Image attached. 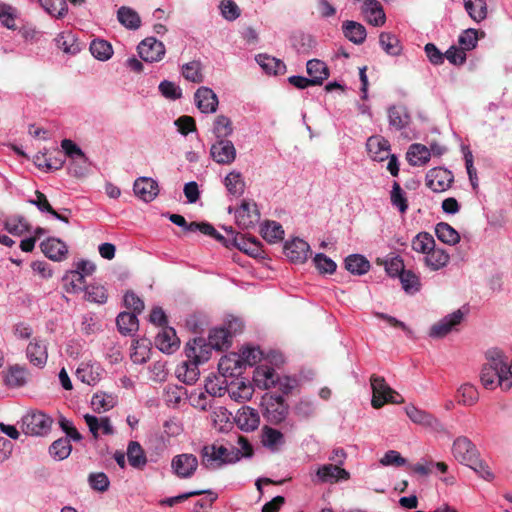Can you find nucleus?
Returning <instances> with one entry per match:
<instances>
[{
    "mask_svg": "<svg viewBox=\"0 0 512 512\" xmlns=\"http://www.w3.org/2000/svg\"><path fill=\"white\" fill-rule=\"evenodd\" d=\"M486 358L488 363L483 366L480 374L482 385L489 390L497 386L504 391L509 390L512 387V379L503 353L499 350H489Z\"/></svg>",
    "mask_w": 512,
    "mask_h": 512,
    "instance_id": "obj_1",
    "label": "nucleus"
},
{
    "mask_svg": "<svg viewBox=\"0 0 512 512\" xmlns=\"http://www.w3.org/2000/svg\"><path fill=\"white\" fill-rule=\"evenodd\" d=\"M201 464L208 470H217L225 464H231L239 461L241 455L239 451H230L223 445H205L200 450Z\"/></svg>",
    "mask_w": 512,
    "mask_h": 512,
    "instance_id": "obj_2",
    "label": "nucleus"
},
{
    "mask_svg": "<svg viewBox=\"0 0 512 512\" xmlns=\"http://www.w3.org/2000/svg\"><path fill=\"white\" fill-rule=\"evenodd\" d=\"M372 388L371 404L374 408L379 409L386 403L399 404L404 399L393 390L381 376L372 375L370 378Z\"/></svg>",
    "mask_w": 512,
    "mask_h": 512,
    "instance_id": "obj_3",
    "label": "nucleus"
},
{
    "mask_svg": "<svg viewBox=\"0 0 512 512\" xmlns=\"http://www.w3.org/2000/svg\"><path fill=\"white\" fill-rule=\"evenodd\" d=\"M53 420L41 411H31L22 418V430L32 436H44L51 429Z\"/></svg>",
    "mask_w": 512,
    "mask_h": 512,
    "instance_id": "obj_4",
    "label": "nucleus"
},
{
    "mask_svg": "<svg viewBox=\"0 0 512 512\" xmlns=\"http://www.w3.org/2000/svg\"><path fill=\"white\" fill-rule=\"evenodd\" d=\"M451 453L455 460L466 466L473 465L479 456L476 446L466 436H459L453 441Z\"/></svg>",
    "mask_w": 512,
    "mask_h": 512,
    "instance_id": "obj_5",
    "label": "nucleus"
},
{
    "mask_svg": "<svg viewBox=\"0 0 512 512\" xmlns=\"http://www.w3.org/2000/svg\"><path fill=\"white\" fill-rule=\"evenodd\" d=\"M199 465L198 458L190 453L178 454L172 458L171 469L181 479L191 478Z\"/></svg>",
    "mask_w": 512,
    "mask_h": 512,
    "instance_id": "obj_6",
    "label": "nucleus"
},
{
    "mask_svg": "<svg viewBox=\"0 0 512 512\" xmlns=\"http://www.w3.org/2000/svg\"><path fill=\"white\" fill-rule=\"evenodd\" d=\"M26 358L33 366L44 368L48 361V342L40 337H34L26 347Z\"/></svg>",
    "mask_w": 512,
    "mask_h": 512,
    "instance_id": "obj_7",
    "label": "nucleus"
},
{
    "mask_svg": "<svg viewBox=\"0 0 512 512\" xmlns=\"http://www.w3.org/2000/svg\"><path fill=\"white\" fill-rule=\"evenodd\" d=\"M137 49L141 59L150 63L161 61L166 52L164 44L154 37L142 40Z\"/></svg>",
    "mask_w": 512,
    "mask_h": 512,
    "instance_id": "obj_8",
    "label": "nucleus"
},
{
    "mask_svg": "<svg viewBox=\"0 0 512 512\" xmlns=\"http://www.w3.org/2000/svg\"><path fill=\"white\" fill-rule=\"evenodd\" d=\"M236 148L234 144L227 139H217L211 145L210 156L218 164L229 165L236 159Z\"/></svg>",
    "mask_w": 512,
    "mask_h": 512,
    "instance_id": "obj_9",
    "label": "nucleus"
},
{
    "mask_svg": "<svg viewBox=\"0 0 512 512\" xmlns=\"http://www.w3.org/2000/svg\"><path fill=\"white\" fill-rule=\"evenodd\" d=\"M463 318L464 313L460 309L454 311L432 325L429 331V336L432 338L445 337L461 323Z\"/></svg>",
    "mask_w": 512,
    "mask_h": 512,
    "instance_id": "obj_10",
    "label": "nucleus"
},
{
    "mask_svg": "<svg viewBox=\"0 0 512 512\" xmlns=\"http://www.w3.org/2000/svg\"><path fill=\"white\" fill-rule=\"evenodd\" d=\"M213 349L209 341L199 337L186 344L185 354L187 359H192L194 363L201 364L209 360Z\"/></svg>",
    "mask_w": 512,
    "mask_h": 512,
    "instance_id": "obj_11",
    "label": "nucleus"
},
{
    "mask_svg": "<svg viewBox=\"0 0 512 512\" xmlns=\"http://www.w3.org/2000/svg\"><path fill=\"white\" fill-rule=\"evenodd\" d=\"M260 442L262 446L272 453L280 452L286 445L285 435L278 429L268 425L261 428Z\"/></svg>",
    "mask_w": 512,
    "mask_h": 512,
    "instance_id": "obj_12",
    "label": "nucleus"
},
{
    "mask_svg": "<svg viewBox=\"0 0 512 512\" xmlns=\"http://www.w3.org/2000/svg\"><path fill=\"white\" fill-rule=\"evenodd\" d=\"M452 182V173L444 168H433L426 174V185L434 192L447 190Z\"/></svg>",
    "mask_w": 512,
    "mask_h": 512,
    "instance_id": "obj_13",
    "label": "nucleus"
},
{
    "mask_svg": "<svg viewBox=\"0 0 512 512\" xmlns=\"http://www.w3.org/2000/svg\"><path fill=\"white\" fill-rule=\"evenodd\" d=\"M264 405V415L272 423L278 424L282 422L288 414V407L282 396H271L265 400Z\"/></svg>",
    "mask_w": 512,
    "mask_h": 512,
    "instance_id": "obj_14",
    "label": "nucleus"
},
{
    "mask_svg": "<svg viewBox=\"0 0 512 512\" xmlns=\"http://www.w3.org/2000/svg\"><path fill=\"white\" fill-rule=\"evenodd\" d=\"M309 253V244L300 238H294L284 245V254L293 263H304Z\"/></svg>",
    "mask_w": 512,
    "mask_h": 512,
    "instance_id": "obj_15",
    "label": "nucleus"
},
{
    "mask_svg": "<svg viewBox=\"0 0 512 512\" xmlns=\"http://www.w3.org/2000/svg\"><path fill=\"white\" fill-rule=\"evenodd\" d=\"M317 481L321 483H336L341 480H348L350 473L339 465L324 464L316 471Z\"/></svg>",
    "mask_w": 512,
    "mask_h": 512,
    "instance_id": "obj_16",
    "label": "nucleus"
},
{
    "mask_svg": "<svg viewBox=\"0 0 512 512\" xmlns=\"http://www.w3.org/2000/svg\"><path fill=\"white\" fill-rule=\"evenodd\" d=\"M234 420L238 428L245 432H252L256 430L260 424L258 412L249 406L240 408L237 411Z\"/></svg>",
    "mask_w": 512,
    "mask_h": 512,
    "instance_id": "obj_17",
    "label": "nucleus"
},
{
    "mask_svg": "<svg viewBox=\"0 0 512 512\" xmlns=\"http://www.w3.org/2000/svg\"><path fill=\"white\" fill-rule=\"evenodd\" d=\"M367 152L374 161L382 162L390 156V144L384 137L375 135L366 142Z\"/></svg>",
    "mask_w": 512,
    "mask_h": 512,
    "instance_id": "obj_18",
    "label": "nucleus"
},
{
    "mask_svg": "<svg viewBox=\"0 0 512 512\" xmlns=\"http://www.w3.org/2000/svg\"><path fill=\"white\" fill-rule=\"evenodd\" d=\"M197 108L202 113H214L218 107V97L212 89L202 86L198 88L194 95Z\"/></svg>",
    "mask_w": 512,
    "mask_h": 512,
    "instance_id": "obj_19",
    "label": "nucleus"
},
{
    "mask_svg": "<svg viewBox=\"0 0 512 512\" xmlns=\"http://www.w3.org/2000/svg\"><path fill=\"white\" fill-rule=\"evenodd\" d=\"M41 251L51 260L62 261L68 253L67 245L59 238L50 237L40 244Z\"/></svg>",
    "mask_w": 512,
    "mask_h": 512,
    "instance_id": "obj_20",
    "label": "nucleus"
},
{
    "mask_svg": "<svg viewBox=\"0 0 512 512\" xmlns=\"http://www.w3.org/2000/svg\"><path fill=\"white\" fill-rule=\"evenodd\" d=\"M133 190L135 195L145 202L152 201L159 193L158 183L149 177L136 179Z\"/></svg>",
    "mask_w": 512,
    "mask_h": 512,
    "instance_id": "obj_21",
    "label": "nucleus"
},
{
    "mask_svg": "<svg viewBox=\"0 0 512 512\" xmlns=\"http://www.w3.org/2000/svg\"><path fill=\"white\" fill-rule=\"evenodd\" d=\"M235 217L237 224L241 228H249L259 219V213L255 203L243 201L241 206L236 210Z\"/></svg>",
    "mask_w": 512,
    "mask_h": 512,
    "instance_id": "obj_22",
    "label": "nucleus"
},
{
    "mask_svg": "<svg viewBox=\"0 0 512 512\" xmlns=\"http://www.w3.org/2000/svg\"><path fill=\"white\" fill-rule=\"evenodd\" d=\"M362 13L371 25L379 27L384 25L386 16L382 5L377 0H364Z\"/></svg>",
    "mask_w": 512,
    "mask_h": 512,
    "instance_id": "obj_23",
    "label": "nucleus"
},
{
    "mask_svg": "<svg viewBox=\"0 0 512 512\" xmlns=\"http://www.w3.org/2000/svg\"><path fill=\"white\" fill-rule=\"evenodd\" d=\"M243 365L238 353H229L221 357L218 370L224 377H233L241 374Z\"/></svg>",
    "mask_w": 512,
    "mask_h": 512,
    "instance_id": "obj_24",
    "label": "nucleus"
},
{
    "mask_svg": "<svg viewBox=\"0 0 512 512\" xmlns=\"http://www.w3.org/2000/svg\"><path fill=\"white\" fill-rule=\"evenodd\" d=\"M405 413L408 418L415 424L423 427L437 428L440 422L432 414L425 410H421L414 405H408L405 407Z\"/></svg>",
    "mask_w": 512,
    "mask_h": 512,
    "instance_id": "obj_25",
    "label": "nucleus"
},
{
    "mask_svg": "<svg viewBox=\"0 0 512 512\" xmlns=\"http://www.w3.org/2000/svg\"><path fill=\"white\" fill-rule=\"evenodd\" d=\"M156 346L164 353H173L179 347V339L173 328H163L155 338Z\"/></svg>",
    "mask_w": 512,
    "mask_h": 512,
    "instance_id": "obj_26",
    "label": "nucleus"
},
{
    "mask_svg": "<svg viewBox=\"0 0 512 512\" xmlns=\"http://www.w3.org/2000/svg\"><path fill=\"white\" fill-rule=\"evenodd\" d=\"M84 420L95 439L99 437L100 431L105 435H112L114 433L113 426L108 417L98 418L91 414H85Z\"/></svg>",
    "mask_w": 512,
    "mask_h": 512,
    "instance_id": "obj_27",
    "label": "nucleus"
},
{
    "mask_svg": "<svg viewBox=\"0 0 512 512\" xmlns=\"http://www.w3.org/2000/svg\"><path fill=\"white\" fill-rule=\"evenodd\" d=\"M29 370L19 364L10 366L5 375V383L10 388H19L27 384Z\"/></svg>",
    "mask_w": 512,
    "mask_h": 512,
    "instance_id": "obj_28",
    "label": "nucleus"
},
{
    "mask_svg": "<svg viewBox=\"0 0 512 512\" xmlns=\"http://www.w3.org/2000/svg\"><path fill=\"white\" fill-rule=\"evenodd\" d=\"M76 377L81 382L93 386L101 378L100 366L89 362H83L76 370Z\"/></svg>",
    "mask_w": 512,
    "mask_h": 512,
    "instance_id": "obj_29",
    "label": "nucleus"
},
{
    "mask_svg": "<svg viewBox=\"0 0 512 512\" xmlns=\"http://www.w3.org/2000/svg\"><path fill=\"white\" fill-rule=\"evenodd\" d=\"M450 260V255L442 248H434L429 251L424 257V264L432 271H438L447 266Z\"/></svg>",
    "mask_w": 512,
    "mask_h": 512,
    "instance_id": "obj_30",
    "label": "nucleus"
},
{
    "mask_svg": "<svg viewBox=\"0 0 512 512\" xmlns=\"http://www.w3.org/2000/svg\"><path fill=\"white\" fill-rule=\"evenodd\" d=\"M388 119L390 126L396 130H401L409 125L410 115L405 106H391L388 109Z\"/></svg>",
    "mask_w": 512,
    "mask_h": 512,
    "instance_id": "obj_31",
    "label": "nucleus"
},
{
    "mask_svg": "<svg viewBox=\"0 0 512 512\" xmlns=\"http://www.w3.org/2000/svg\"><path fill=\"white\" fill-rule=\"evenodd\" d=\"M306 69L314 85H321L329 76L327 65L318 59L309 60Z\"/></svg>",
    "mask_w": 512,
    "mask_h": 512,
    "instance_id": "obj_32",
    "label": "nucleus"
},
{
    "mask_svg": "<svg viewBox=\"0 0 512 512\" xmlns=\"http://www.w3.org/2000/svg\"><path fill=\"white\" fill-rule=\"evenodd\" d=\"M256 62L267 74L279 75L286 71V65L283 61L267 54L257 55Z\"/></svg>",
    "mask_w": 512,
    "mask_h": 512,
    "instance_id": "obj_33",
    "label": "nucleus"
},
{
    "mask_svg": "<svg viewBox=\"0 0 512 512\" xmlns=\"http://www.w3.org/2000/svg\"><path fill=\"white\" fill-rule=\"evenodd\" d=\"M342 29L345 37L354 44H361L366 39V29L358 22L347 20L343 23Z\"/></svg>",
    "mask_w": 512,
    "mask_h": 512,
    "instance_id": "obj_34",
    "label": "nucleus"
},
{
    "mask_svg": "<svg viewBox=\"0 0 512 512\" xmlns=\"http://www.w3.org/2000/svg\"><path fill=\"white\" fill-rule=\"evenodd\" d=\"M117 396L106 392H97L92 396L91 406L95 412H106L117 404Z\"/></svg>",
    "mask_w": 512,
    "mask_h": 512,
    "instance_id": "obj_35",
    "label": "nucleus"
},
{
    "mask_svg": "<svg viewBox=\"0 0 512 512\" xmlns=\"http://www.w3.org/2000/svg\"><path fill=\"white\" fill-rule=\"evenodd\" d=\"M127 458L130 466L136 469H143L147 464L146 454L141 445L136 441L129 442Z\"/></svg>",
    "mask_w": 512,
    "mask_h": 512,
    "instance_id": "obj_36",
    "label": "nucleus"
},
{
    "mask_svg": "<svg viewBox=\"0 0 512 512\" xmlns=\"http://www.w3.org/2000/svg\"><path fill=\"white\" fill-rule=\"evenodd\" d=\"M430 157V149L422 144H412L407 152V160L413 166L425 165Z\"/></svg>",
    "mask_w": 512,
    "mask_h": 512,
    "instance_id": "obj_37",
    "label": "nucleus"
},
{
    "mask_svg": "<svg viewBox=\"0 0 512 512\" xmlns=\"http://www.w3.org/2000/svg\"><path fill=\"white\" fill-rule=\"evenodd\" d=\"M231 416L225 407L214 408L210 415L213 427L219 432L227 431L232 426Z\"/></svg>",
    "mask_w": 512,
    "mask_h": 512,
    "instance_id": "obj_38",
    "label": "nucleus"
},
{
    "mask_svg": "<svg viewBox=\"0 0 512 512\" xmlns=\"http://www.w3.org/2000/svg\"><path fill=\"white\" fill-rule=\"evenodd\" d=\"M457 402L464 406H473L479 400V393L477 388L470 384H462L456 392Z\"/></svg>",
    "mask_w": 512,
    "mask_h": 512,
    "instance_id": "obj_39",
    "label": "nucleus"
},
{
    "mask_svg": "<svg viewBox=\"0 0 512 512\" xmlns=\"http://www.w3.org/2000/svg\"><path fill=\"white\" fill-rule=\"evenodd\" d=\"M277 379L276 372L268 366H258L254 372V381L259 387L269 389L275 385Z\"/></svg>",
    "mask_w": 512,
    "mask_h": 512,
    "instance_id": "obj_40",
    "label": "nucleus"
},
{
    "mask_svg": "<svg viewBox=\"0 0 512 512\" xmlns=\"http://www.w3.org/2000/svg\"><path fill=\"white\" fill-rule=\"evenodd\" d=\"M117 19L128 29L136 30L141 25L139 14L130 7H120L117 11Z\"/></svg>",
    "mask_w": 512,
    "mask_h": 512,
    "instance_id": "obj_41",
    "label": "nucleus"
},
{
    "mask_svg": "<svg viewBox=\"0 0 512 512\" xmlns=\"http://www.w3.org/2000/svg\"><path fill=\"white\" fill-rule=\"evenodd\" d=\"M57 47L63 52L71 55L77 54L81 47L75 35L71 32H62L55 39Z\"/></svg>",
    "mask_w": 512,
    "mask_h": 512,
    "instance_id": "obj_42",
    "label": "nucleus"
},
{
    "mask_svg": "<svg viewBox=\"0 0 512 512\" xmlns=\"http://www.w3.org/2000/svg\"><path fill=\"white\" fill-rule=\"evenodd\" d=\"M437 238L448 245H456L460 241L459 233L448 223L440 222L435 227Z\"/></svg>",
    "mask_w": 512,
    "mask_h": 512,
    "instance_id": "obj_43",
    "label": "nucleus"
},
{
    "mask_svg": "<svg viewBox=\"0 0 512 512\" xmlns=\"http://www.w3.org/2000/svg\"><path fill=\"white\" fill-rule=\"evenodd\" d=\"M224 185L228 192L236 197L241 196L245 190V182L242 174L238 171H231L224 179Z\"/></svg>",
    "mask_w": 512,
    "mask_h": 512,
    "instance_id": "obj_44",
    "label": "nucleus"
},
{
    "mask_svg": "<svg viewBox=\"0 0 512 512\" xmlns=\"http://www.w3.org/2000/svg\"><path fill=\"white\" fill-rule=\"evenodd\" d=\"M464 7L471 19L479 23L487 17L486 0H463Z\"/></svg>",
    "mask_w": 512,
    "mask_h": 512,
    "instance_id": "obj_45",
    "label": "nucleus"
},
{
    "mask_svg": "<svg viewBox=\"0 0 512 512\" xmlns=\"http://www.w3.org/2000/svg\"><path fill=\"white\" fill-rule=\"evenodd\" d=\"M345 268L352 274L363 275L369 271L370 263L364 256L352 254L345 259Z\"/></svg>",
    "mask_w": 512,
    "mask_h": 512,
    "instance_id": "obj_46",
    "label": "nucleus"
},
{
    "mask_svg": "<svg viewBox=\"0 0 512 512\" xmlns=\"http://www.w3.org/2000/svg\"><path fill=\"white\" fill-rule=\"evenodd\" d=\"M436 246L433 236L428 232L418 233L411 242L412 249L417 252L426 255Z\"/></svg>",
    "mask_w": 512,
    "mask_h": 512,
    "instance_id": "obj_47",
    "label": "nucleus"
},
{
    "mask_svg": "<svg viewBox=\"0 0 512 512\" xmlns=\"http://www.w3.org/2000/svg\"><path fill=\"white\" fill-rule=\"evenodd\" d=\"M116 324L120 333L127 335L137 330L138 319L134 313L121 312L117 316Z\"/></svg>",
    "mask_w": 512,
    "mask_h": 512,
    "instance_id": "obj_48",
    "label": "nucleus"
},
{
    "mask_svg": "<svg viewBox=\"0 0 512 512\" xmlns=\"http://www.w3.org/2000/svg\"><path fill=\"white\" fill-rule=\"evenodd\" d=\"M390 201L401 214H405L408 210V201L405 191L401 188L398 182H394L390 192Z\"/></svg>",
    "mask_w": 512,
    "mask_h": 512,
    "instance_id": "obj_49",
    "label": "nucleus"
},
{
    "mask_svg": "<svg viewBox=\"0 0 512 512\" xmlns=\"http://www.w3.org/2000/svg\"><path fill=\"white\" fill-rule=\"evenodd\" d=\"M91 54L100 61L109 60L113 55V48L103 39H95L90 44Z\"/></svg>",
    "mask_w": 512,
    "mask_h": 512,
    "instance_id": "obj_50",
    "label": "nucleus"
},
{
    "mask_svg": "<svg viewBox=\"0 0 512 512\" xmlns=\"http://www.w3.org/2000/svg\"><path fill=\"white\" fill-rule=\"evenodd\" d=\"M229 397L236 402H245L252 397L253 389L250 385L243 381L232 385L228 388Z\"/></svg>",
    "mask_w": 512,
    "mask_h": 512,
    "instance_id": "obj_51",
    "label": "nucleus"
},
{
    "mask_svg": "<svg viewBox=\"0 0 512 512\" xmlns=\"http://www.w3.org/2000/svg\"><path fill=\"white\" fill-rule=\"evenodd\" d=\"M379 43L383 50L392 56H397L401 53L402 47L398 38L388 32H382L379 36Z\"/></svg>",
    "mask_w": 512,
    "mask_h": 512,
    "instance_id": "obj_52",
    "label": "nucleus"
},
{
    "mask_svg": "<svg viewBox=\"0 0 512 512\" xmlns=\"http://www.w3.org/2000/svg\"><path fill=\"white\" fill-rule=\"evenodd\" d=\"M182 75L186 80L191 81L193 83L203 82L204 75L202 72L201 62L193 60L189 63L184 64L182 67Z\"/></svg>",
    "mask_w": 512,
    "mask_h": 512,
    "instance_id": "obj_53",
    "label": "nucleus"
},
{
    "mask_svg": "<svg viewBox=\"0 0 512 512\" xmlns=\"http://www.w3.org/2000/svg\"><path fill=\"white\" fill-rule=\"evenodd\" d=\"M232 336L227 328L220 327L210 331L208 341L210 346L216 350H221L229 343V338Z\"/></svg>",
    "mask_w": 512,
    "mask_h": 512,
    "instance_id": "obj_54",
    "label": "nucleus"
},
{
    "mask_svg": "<svg viewBox=\"0 0 512 512\" xmlns=\"http://www.w3.org/2000/svg\"><path fill=\"white\" fill-rule=\"evenodd\" d=\"M41 7L51 16L62 18L67 13L65 0H39Z\"/></svg>",
    "mask_w": 512,
    "mask_h": 512,
    "instance_id": "obj_55",
    "label": "nucleus"
},
{
    "mask_svg": "<svg viewBox=\"0 0 512 512\" xmlns=\"http://www.w3.org/2000/svg\"><path fill=\"white\" fill-rule=\"evenodd\" d=\"M262 236L270 243L280 241L284 237V230L282 226L275 221H267L262 229Z\"/></svg>",
    "mask_w": 512,
    "mask_h": 512,
    "instance_id": "obj_56",
    "label": "nucleus"
},
{
    "mask_svg": "<svg viewBox=\"0 0 512 512\" xmlns=\"http://www.w3.org/2000/svg\"><path fill=\"white\" fill-rule=\"evenodd\" d=\"M212 131L217 139H226L233 133L231 120L224 115L217 116Z\"/></svg>",
    "mask_w": 512,
    "mask_h": 512,
    "instance_id": "obj_57",
    "label": "nucleus"
},
{
    "mask_svg": "<svg viewBox=\"0 0 512 512\" xmlns=\"http://www.w3.org/2000/svg\"><path fill=\"white\" fill-rule=\"evenodd\" d=\"M71 450L72 446L68 438H61L54 441L49 448L51 456L56 460L66 459L70 455Z\"/></svg>",
    "mask_w": 512,
    "mask_h": 512,
    "instance_id": "obj_58",
    "label": "nucleus"
},
{
    "mask_svg": "<svg viewBox=\"0 0 512 512\" xmlns=\"http://www.w3.org/2000/svg\"><path fill=\"white\" fill-rule=\"evenodd\" d=\"M63 280L65 281L67 292L69 293H78L85 288V277H83V273L80 271L68 272Z\"/></svg>",
    "mask_w": 512,
    "mask_h": 512,
    "instance_id": "obj_59",
    "label": "nucleus"
},
{
    "mask_svg": "<svg viewBox=\"0 0 512 512\" xmlns=\"http://www.w3.org/2000/svg\"><path fill=\"white\" fill-rule=\"evenodd\" d=\"M400 282L406 293L413 294L420 289L419 277L411 270H404L400 274Z\"/></svg>",
    "mask_w": 512,
    "mask_h": 512,
    "instance_id": "obj_60",
    "label": "nucleus"
},
{
    "mask_svg": "<svg viewBox=\"0 0 512 512\" xmlns=\"http://www.w3.org/2000/svg\"><path fill=\"white\" fill-rule=\"evenodd\" d=\"M5 229L16 236H21L29 230V224L21 216L10 217L5 221Z\"/></svg>",
    "mask_w": 512,
    "mask_h": 512,
    "instance_id": "obj_61",
    "label": "nucleus"
},
{
    "mask_svg": "<svg viewBox=\"0 0 512 512\" xmlns=\"http://www.w3.org/2000/svg\"><path fill=\"white\" fill-rule=\"evenodd\" d=\"M85 298L90 302L104 304L108 299L106 288L102 285H90L85 288Z\"/></svg>",
    "mask_w": 512,
    "mask_h": 512,
    "instance_id": "obj_62",
    "label": "nucleus"
},
{
    "mask_svg": "<svg viewBox=\"0 0 512 512\" xmlns=\"http://www.w3.org/2000/svg\"><path fill=\"white\" fill-rule=\"evenodd\" d=\"M61 147L66 156H68L71 160H80L82 164L86 161V156L81 148L76 145L70 139H64L61 142Z\"/></svg>",
    "mask_w": 512,
    "mask_h": 512,
    "instance_id": "obj_63",
    "label": "nucleus"
},
{
    "mask_svg": "<svg viewBox=\"0 0 512 512\" xmlns=\"http://www.w3.org/2000/svg\"><path fill=\"white\" fill-rule=\"evenodd\" d=\"M16 9L8 4L0 5V23L10 30L16 29Z\"/></svg>",
    "mask_w": 512,
    "mask_h": 512,
    "instance_id": "obj_64",
    "label": "nucleus"
}]
</instances>
